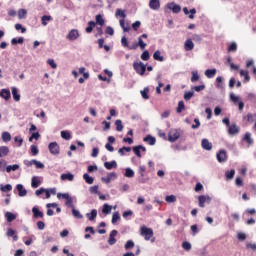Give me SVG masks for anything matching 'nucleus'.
<instances>
[{
    "instance_id": "f257e3e1",
    "label": "nucleus",
    "mask_w": 256,
    "mask_h": 256,
    "mask_svg": "<svg viewBox=\"0 0 256 256\" xmlns=\"http://www.w3.org/2000/svg\"><path fill=\"white\" fill-rule=\"evenodd\" d=\"M225 125L226 127H228V134L230 135V137H235V135H239V131H241V128L235 123L231 124L229 118H225Z\"/></svg>"
},
{
    "instance_id": "f03ea898",
    "label": "nucleus",
    "mask_w": 256,
    "mask_h": 256,
    "mask_svg": "<svg viewBox=\"0 0 256 256\" xmlns=\"http://www.w3.org/2000/svg\"><path fill=\"white\" fill-rule=\"evenodd\" d=\"M182 133V129H171L168 133V141H170V143H175V141L181 137Z\"/></svg>"
},
{
    "instance_id": "7ed1b4c3",
    "label": "nucleus",
    "mask_w": 256,
    "mask_h": 256,
    "mask_svg": "<svg viewBox=\"0 0 256 256\" xmlns=\"http://www.w3.org/2000/svg\"><path fill=\"white\" fill-rule=\"evenodd\" d=\"M230 101L233 105H238L239 111H243L245 103L241 100V97L235 95V93H230Z\"/></svg>"
},
{
    "instance_id": "20e7f679",
    "label": "nucleus",
    "mask_w": 256,
    "mask_h": 256,
    "mask_svg": "<svg viewBox=\"0 0 256 256\" xmlns=\"http://www.w3.org/2000/svg\"><path fill=\"white\" fill-rule=\"evenodd\" d=\"M140 235L144 237L145 241H151V238L153 237V229L142 226L140 228Z\"/></svg>"
},
{
    "instance_id": "39448f33",
    "label": "nucleus",
    "mask_w": 256,
    "mask_h": 256,
    "mask_svg": "<svg viewBox=\"0 0 256 256\" xmlns=\"http://www.w3.org/2000/svg\"><path fill=\"white\" fill-rule=\"evenodd\" d=\"M65 199L66 200V207H71V209L75 208V205H73V198L71 197V195H69V193H58L57 194V199Z\"/></svg>"
},
{
    "instance_id": "423d86ee",
    "label": "nucleus",
    "mask_w": 256,
    "mask_h": 256,
    "mask_svg": "<svg viewBox=\"0 0 256 256\" xmlns=\"http://www.w3.org/2000/svg\"><path fill=\"white\" fill-rule=\"evenodd\" d=\"M133 69L138 73V75H145V71H147V66L143 64V62H134Z\"/></svg>"
},
{
    "instance_id": "0eeeda50",
    "label": "nucleus",
    "mask_w": 256,
    "mask_h": 256,
    "mask_svg": "<svg viewBox=\"0 0 256 256\" xmlns=\"http://www.w3.org/2000/svg\"><path fill=\"white\" fill-rule=\"evenodd\" d=\"M79 37H81V35L79 34V30L77 29L70 30L66 35V39L71 42L77 41Z\"/></svg>"
},
{
    "instance_id": "6e6552de",
    "label": "nucleus",
    "mask_w": 256,
    "mask_h": 256,
    "mask_svg": "<svg viewBox=\"0 0 256 256\" xmlns=\"http://www.w3.org/2000/svg\"><path fill=\"white\" fill-rule=\"evenodd\" d=\"M48 149H49L51 155H59L60 148H59V144H57V142H51L48 145Z\"/></svg>"
},
{
    "instance_id": "1a4fd4ad",
    "label": "nucleus",
    "mask_w": 256,
    "mask_h": 256,
    "mask_svg": "<svg viewBox=\"0 0 256 256\" xmlns=\"http://www.w3.org/2000/svg\"><path fill=\"white\" fill-rule=\"evenodd\" d=\"M201 147L204 151H211V149H213V143H211L209 139L204 138L201 141Z\"/></svg>"
},
{
    "instance_id": "9d476101",
    "label": "nucleus",
    "mask_w": 256,
    "mask_h": 256,
    "mask_svg": "<svg viewBox=\"0 0 256 256\" xmlns=\"http://www.w3.org/2000/svg\"><path fill=\"white\" fill-rule=\"evenodd\" d=\"M149 8L152 9V11H159V9H161V1L160 0H150Z\"/></svg>"
},
{
    "instance_id": "9b49d317",
    "label": "nucleus",
    "mask_w": 256,
    "mask_h": 256,
    "mask_svg": "<svg viewBox=\"0 0 256 256\" xmlns=\"http://www.w3.org/2000/svg\"><path fill=\"white\" fill-rule=\"evenodd\" d=\"M167 8L173 13H181V6L179 4H175L174 2L168 3Z\"/></svg>"
},
{
    "instance_id": "f8f14e48",
    "label": "nucleus",
    "mask_w": 256,
    "mask_h": 256,
    "mask_svg": "<svg viewBox=\"0 0 256 256\" xmlns=\"http://www.w3.org/2000/svg\"><path fill=\"white\" fill-rule=\"evenodd\" d=\"M198 201H199V207L203 208V207H205V203H211V197L201 195L198 197Z\"/></svg>"
},
{
    "instance_id": "ddd939ff",
    "label": "nucleus",
    "mask_w": 256,
    "mask_h": 256,
    "mask_svg": "<svg viewBox=\"0 0 256 256\" xmlns=\"http://www.w3.org/2000/svg\"><path fill=\"white\" fill-rule=\"evenodd\" d=\"M113 179H117V173L115 172H111L107 175V177H102L101 181H103L104 183H106L108 185V183H111V181H113Z\"/></svg>"
},
{
    "instance_id": "4468645a",
    "label": "nucleus",
    "mask_w": 256,
    "mask_h": 256,
    "mask_svg": "<svg viewBox=\"0 0 256 256\" xmlns=\"http://www.w3.org/2000/svg\"><path fill=\"white\" fill-rule=\"evenodd\" d=\"M32 213H33L34 219H39V218H40V219H43V217H44L43 212L40 211V209L37 208V206H34V207L32 208Z\"/></svg>"
},
{
    "instance_id": "2eb2a0df",
    "label": "nucleus",
    "mask_w": 256,
    "mask_h": 256,
    "mask_svg": "<svg viewBox=\"0 0 256 256\" xmlns=\"http://www.w3.org/2000/svg\"><path fill=\"white\" fill-rule=\"evenodd\" d=\"M117 230H112L110 232V235H109V239H108V244L109 245H115V243H117V239H115V237H117Z\"/></svg>"
},
{
    "instance_id": "dca6fc26",
    "label": "nucleus",
    "mask_w": 256,
    "mask_h": 256,
    "mask_svg": "<svg viewBox=\"0 0 256 256\" xmlns=\"http://www.w3.org/2000/svg\"><path fill=\"white\" fill-rule=\"evenodd\" d=\"M41 185V178L39 176H33L31 179V187L37 189Z\"/></svg>"
},
{
    "instance_id": "f3484780",
    "label": "nucleus",
    "mask_w": 256,
    "mask_h": 256,
    "mask_svg": "<svg viewBox=\"0 0 256 256\" xmlns=\"http://www.w3.org/2000/svg\"><path fill=\"white\" fill-rule=\"evenodd\" d=\"M184 49L185 51H193V49H195V44L193 43V40L187 39L184 43Z\"/></svg>"
},
{
    "instance_id": "a211bd4d",
    "label": "nucleus",
    "mask_w": 256,
    "mask_h": 256,
    "mask_svg": "<svg viewBox=\"0 0 256 256\" xmlns=\"http://www.w3.org/2000/svg\"><path fill=\"white\" fill-rule=\"evenodd\" d=\"M0 97L6 101H9V99H11V91L9 89H2L0 91Z\"/></svg>"
},
{
    "instance_id": "6ab92c4d",
    "label": "nucleus",
    "mask_w": 256,
    "mask_h": 256,
    "mask_svg": "<svg viewBox=\"0 0 256 256\" xmlns=\"http://www.w3.org/2000/svg\"><path fill=\"white\" fill-rule=\"evenodd\" d=\"M184 15H189V19H195V13H197V10L195 8H192L190 11L187 7L183 8Z\"/></svg>"
},
{
    "instance_id": "aec40b11",
    "label": "nucleus",
    "mask_w": 256,
    "mask_h": 256,
    "mask_svg": "<svg viewBox=\"0 0 256 256\" xmlns=\"http://www.w3.org/2000/svg\"><path fill=\"white\" fill-rule=\"evenodd\" d=\"M16 189L18 191L19 197H26L27 196V190L23 187L22 184H18L16 186Z\"/></svg>"
},
{
    "instance_id": "412c9836",
    "label": "nucleus",
    "mask_w": 256,
    "mask_h": 256,
    "mask_svg": "<svg viewBox=\"0 0 256 256\" xmlns=\"http://www.w3.org/2000/svg\"><path fill=\"white\" fill-rule=\"evenodd\" d=\"M204 74L208 79H213V77H215V75H217V69H215V68L207 69V70H205Z\"/></svg>"
},
{
    "instance_id": "4be33fe9",
    "label": "nucleus",
    "mask_w": 256,
    "mask_h": 256,
    "mask_svg": "<svg viewBox=\"0 0 256 256\" xmlns=\"http://www.w3.org/2000/svg\"><path fill=\"white\" fill-rule=\"evenodd\" d=\"M12 97L14 101H21V94L19 93V89H17V87H12Z\"/></svg>"
},
{
    "instance_id": "5701e85b",
    "label": "nucleus",
    "mask_w": 256,
    "mask_h": 256,
    "mask_svg": "<svg viewBox=\"0 0 256 256\" xmlns=\"http://www.w3.org/2000/svg\"><path fill=\"white\" fill-rule=\"evenodd\" d=\"M61 181H73L75 176L72 173H64L60 176Z\"/></svg>"
},
{
    "instance_id": "b1692460",
    "label": "nucleus",
    "mask_w": 256,
    "mask_h": 256,
    "mask_svg": "<svg viewBox=\"0 0 256 256\" xmlns=\"http://www.w3.org/2000/svg\"><path fill=\"white\" fill-rule=\"evenodd\" d=\"M5 218L8 223H13V221L17 219V215L13 214L12 212H6Z\"/></svg>"
},
{
    "instance_id": "393cba45",
    "label": "nucleus",
    "mask_w": 256,
    "mask_h": 256,
    "mask_svg": "<svg viewBox=\"0 0 256 256\" xmlns=\"http://www.w3.org/2000/svg\"><path fill=\"white\" fill-rule=\"evenodd\" d=\"M143 141L145 143H148V145H155V143H157V139H155V137L151 136V135H147Z\"/></svg>"
},
{
    "instance_id": "a878e982",
    "label": "nucleus",
    "mask_w": 256,
    "mask_h": 256,
    "mask_svg": "<svg viewBox=\"0 0 256 256\" xmlns=\"http://www.w3.org/2000/svg\"><path fill=\"white\" fill-rule=\"evenodd\" d=\"M104 167L109 171H111V169H117V161L113 160L111 162H105Z\"/></svg>"
},
{
    "instance_id": "bb28decb",
    "label": "nucleus",
    "mask_w": 256,
    "mask_h": 256,
    "mask_svg": "<svg viewBox=\"0 0 256 256\" xmlns=\"http://www.w3.org/2000/svg\"><path fill=\"white\" fill-rule=\"evenodd\" d=\"M86 217L89 221H95V219H97V209H92L91 213L86 214Z\"/></svg>"
},
{
    "instance_id": "cd10ccee",
    "label": "nucleus",
    "mask_w": 256,
    "mask_h": 256,
    "mask_svg": "<svg viewBox=\"0 0 256 256\" xmlns=\"http://www.w3.org/2000/svg\"><path fill=\"white\" fill-rule=\"evenodd\" d=\"M115 17L116 18L121 17V19H125L127 17L126 11L122 10L121 8H118L115 12Z\"/></svg>"
},
{
    "instance_id": "c85d7f7f",
    "label": "nucleus",
    "mask_w": 256,
    "mask_h": 256,
    "mask_svg": "<svg viewBox=\"0 0 256 256\" xmlns=\"http://www.w3.org/2000/svg\"><path fill=\"white\" fill-rule=\"evenodd\" d=\"M216 159L219 163L225 162V150H220L219 153L216 154Z\"/></svg>"
},
{
    "instance_id": "c756f323",
    "label": "nucleus",
    "mask_w": 256,
    "mask_h": 256,
    "mask_svg": "<svg viewBox=\"0 0 256 256\" xmlns=\"http://www.w3.org/2000/svg\"><path fill=\"white\" fill-rule=\"evenodd\" d=\"M0 191H2V193H9V191H13V186L11 184H6L5 186L0 184Z\"/></svg>"
},
{
    "instance_id": "7c9ffc66",
    "label": "nucleus",
    "mask_w": 256,
    "mask_h": 256,
    "mask_svg": "<svg viewBox=\"0 0 256 256\" xmlns=\"http://www.w3.org/2000/svg\"><path fill=\"white\" fill-rule=\"evenodd\" d=\"M153 59L155 61H160V62H163L165 61V58L163 56H161V51L157 50L154 52L153 54Z\"/></svg>"
},
{
    "instance_id": "2f4dec72",
    "label": "nucleus",
    "mask_w": 256,
    "mask_h": 256,
    "mask_svg": "<svg viewBox=\"0 0 256 256\" xmlns=\"http://www.w3.org/2000/svg\"><path fill=\"white\" fill-rule=\"evenodd\" d=\"M124 176H126L128 179H133V177H135V171H133L131 168H126Z\"/></svg>"
},
{
    "instance_id": "473e14b6",
    "label": "nucleus",
    "mask_w": 256,
    "mask_h": 256,
    "mask_svg": "<svg viewBox=\"0 0 256 256\" xmlns=\"http://www.w3.org/2000/svg\"><path fill=\"white\" fill-rule=\"evenodd\" d=\"M9 155V147L0 146V157H7Z\"/></svg>"
},
{
    "instance_id": "72a5a7b5",
    "label": "nucleus",
    "mask_w": 256,
    "mask_h": 256,
    "mask_svg": "<svg viewBox=\"0 0 256 256\" xmlns=\"http://www.w3.org/2000/svg\"><path fill=\"white\" fill-rule=\"evenodd\" d=\"M60 135L62 139H65V141L71 140V132H69L68 130L61 131Z\"/></svg>"
},
{
    "instance_id": "f704fd0d",
    "label": "nucleus",
    "mask_w": 256,
    "mask_h": 256,
    "mask_svg": "<svg viewBox=\"0 0 256 256\" xmlns=\"http://www.w3.org/2000/svg\"><path fill=\"white\" fill-rule=\"evenodd\" d=\"M96 25H100V27H103L105 25V19H103V15L98 14L96 15Z\"/></svg>"
},
{
    "instance_id": "c9c22d12",
    "label": "nucleus",
    "mask_w": 256,
    "mask_h": 256,
    "mask_svg": "<svg viewBox=\"0 0 256 256\" xmlns=\"http://www.w3.org/2000/svg\"><path fill=\"white\" fill-rule=\"evenodd\" d=\"M83 179L85 181V183H87L88 185H93V181H95V179L91 176H89V174L85 173L83 174Z\"/></svg>"
},
{
    "instance_id": "e433bc0d",
    "label": "nucleus",
    "mask_w": 256,
    "mask_h": 256,
    "mask_svg": "<svg viewBox=\"0 0 256 256\" xmlns=\"http://www.w3.org/2000/svg\"><path fill=\"white\" fill-rule=\"evenodd\" d=\"M240 76H241V77H244V81H245L246 83H249V81H251V77L249 76V72H248V71L241 70V71H240Z\"/></svg>"
},
{
    "instance_id": "4c0bfd02",
    "label": "nucleus",
    "mask_w": 256,
    "mask_h": 256,
    "mask_svg": "<svg viewBox=\"0 0 256 256\" xmlns=\"http://www.w3.org/2000/svg\"><path fill=\"white\" fill-rule=\"evenodd\" d=\"M1 138L4 143H9L11 141V133L3 132Z\"/></svg>"
},
{
    "instance_id": "58836bf2",
    "label": "nucleus",
    "mask_w": 256,
    "mask_h": 256,
    "mask_svg": "<svg viewBox=\"0 0 256 256\" xmlns=\"http://www.w3.org/2000/svg\"><path fill=\"white\" fill-rule=\"evenodd\" d=\"M113 209V207L109 204H104L103 208H102V213H104V215H109L111 213V210Z\"/></svg>"
},
{
    "instance_id": "ea45409f",
    "label": "nucleus",
    "mask_w": 256,
    "mask_h": 256,
    "mask_svg": "<svg viewBox=\"0 0 256 256\" xmlns=\"http://www.w3.org/2000/svg\"><path fill=\"white\" fill-rule=\"evenodd\" d=\"M53 18L49 15H44L41 17V22H42V25L43 27H47V21H52Z\"/></svg>"
},
{
    "instance_id": "a19ab883",
    "label": "nucleus",
    "mask_w": 256,
    "mask_h": 256,
    "mask_svg": "<svg viewBox=\"0 0 256 256\" xmlns=\"http://www.w3.org/2000/svg\"><path fill=\"white\" fill-rule=\"evenodd\" d=\"M243 141H246V143H248V145H253V138H251V133L247 132L244 135Z\"/></svg>"
},
{
    "instance_id": "79ce46f5",
    "label": "nucleus",
    "mask_w": 256,
    "mask_h": 256,
    "mask_svg": "<svg viewBox=\"0 0 256 256\" xmlns=\"http://www.w3.org/2000/svg\"><path fill=\"white\" fill-rule=\"evenodd\" d=\"M95 21H89L88 22V27H86V33H92L93 29H95Z\"/></svg>"
},
{
    "instance_id": "37998d69",
    "label": "nucleus",
    "mask_w": 256,
    "mask_h": 256,
    "mask_svg": "<svg viewBox=\"0 0 256 256\" xmlns=\"http://www.w3.org/2000/svg\"><path fill=\"white\" fill-rule=\"evenodd\" d=\"M130 151H131V147L124 146L118 150V153H119V155H121V157H123V155H125V152L130 153Z\"/></svg>"
},
{
    "instance_id": "c03bdc74",
    "label": "nucleus",
    "mask_w": 256,
    "mask_h": 256,
    "mask_svg": "<svg viewBox=\"0 0 256 256\" xmlns=\"http://www.w3.org/2000/svg\"><path fill=\"white\" fill-rule=\"evenodd\" d=\"M216 88L223 89V77L219 76L216 78Z\"/></svg>"
},
{
    "instance_id": "a18cd8bd",
    "label": "nucleus",
    "mask_w": 256,
    "mask_h": 256,
    "mask_svg": "<svg viewBox=\"0 0 256 256\" xmlns=\"http://www.w3.org/2000/svg\"><path fill=\"white\" fill-rule=\"evenodd\" d=\"M27 11L25 9L18 10V19H26Z\"/></svg>"
},
{
    "instance_id": "49530a36",
    "label": "nucleus",
    "mask_w": 256,
    "mask_h": 256,
    "mask_svg": "<svg viewBox=\"0 0 256 256\" xmlns=\"http://www.w3.org/2000/svg\"><path fill=\"white\" fill-rule=\"evenodd\" d=\"M17 169H19V165L18 164L8 165L6 167V172L7 173H11V171H17Z\"/></svg>"
},
{
    "instance_id": "de8ad7c7",
    "label": "nucleus",
    "mask_w": 256,
    "mask_h": 256,
    "mask_svg": "<svg viewBox=\"0 0 256 256\" xmlns=\"http://www.w3.org/2000/svg\"><path fill=\"white\" fill-rule=\"evenodd\" d=\"M24 41H25V39H24L23 37H19V38H13V39L11 40V43H12L13 45H17V43H18L19 45H22V43H24Z\"/></svg>"
},
{
    "instance_id": "09e8293b",
    "label": "nucleus",
    "mask_w": 256,
    "mask_h": 256,
    "mask_svg": "<svg viewBox=\"0 0 256 256\" xmlns=\"http://www.w3.org/2000/svg\"><path fill=\"white\" fill-rule=\"evenodd\" d=\"M195 95V92L193 90L185 92L184 99L185 101H191V98Z\"/></svg>"
},
{
    "instance_id": "8fccbe9b",
    "label": "nucleus",
    "mask_w": 256,
    "mask_h": 256,
    "mask_svg": "<svg viewBox=\"0 0 256 256\" xmlns=\"http://www.w3.org/2000/svg\"><path fill=\"white\" fill-rule=\"evenodd\" d=\"M140 93L144 99H149V87H145Z\"/></svg>"
},
{
    "instance_id": "3c124183",
    "label": "nucleus",
    "mask_w": 256,
    "mask_h": 256,
    "mask_svg": "<svg viewBox=\"0 0 256 256\" xmlns=\"http://www.w3.org/2000/svg\"><path fill=\"white\" fill-rule=\"evenodd\" d=\"M72 215H73V217H75V219H81L83 217L81 212H79V210H77L75 208H72Z\"/></svg>"
},
{
    "instance_id": "603ef678",
    "label": "nucleus",
    "mask_w": 256,
    "mask_h": 256,
    "mask_svg": "<svg viewBox=\"0 0 256 256\" xmlns=\"http://www.w3.org/2000/svg\"><path fill=\"white\" fill-rule=\"evenodd\" d=\"M121 219V215H119V212H114L112 215V224L115 225Z\"/></svg>"
},
{
    "instance_id": "864d4df0",
    "label": "nucleus",
    "mask_w": 256,
    "mask_h": 256,
    "mask_svg": "<svg viewBox=\"0 0 256 256\" xmlns=\"http://www.w3.org/2000/svg\"><path fill=\"white\" fill-rule=\"evenodd\" d=\"M115 125H116V131H118V132L123 131V121L116 120Z\"/></svg>"
},
{
    "instance_id": "5fc2aeb1",
    "label": "nucleus",
    "mask_w": 256,
    "mask_h": 256,
    "mask_svg": "<svg viewBox=\"0 0 256 256\" xmlns=\"http://www.w3.org/2000/svg\"><path fill=\"white\" fill-rule=\"evenodd\" d=\"M235 51H237V43L232 42L228 47V52L229 53H235Z\"/></svg>"
},
{
    "instance_id": "6e6d98bb",
    "label": "nucleus",
    "mask_w": 256,
    "mask_h": 256,
    "mask_svg": "<svg viewBox=\"0 0 256 256\" xmlns=\"http://www.w3.org/2000/svg\"><path fill=\"white\" fill-rule=\"evenodd\" d=\"M124 247L126 251H129V249H133V247H135V242H133V240H128Z\"/></svg>"
},
{
    "instance_id": "4d7b16f0",
    "label": "nucleus",
    "mask_w": 256,
    "mask_h": 256,
    "mask_svg": "<svg viewBox=\"0 0 256 256\" xmlns=\"http://www.w3.org/2000/svg\"><path fill=\"white\" fill-rule=\"evenodd\" d=\"M138 46L140 47V49L143 51V49H145L147 47V43L143 42V38L138 37Z\"/></svg>"
},
{
    "instance_id": "13d9d810",
    "label": "nucleus",
    "mask_w": 256,
    "mask_h": 256,
    "mask_svg": "<svg viewBox=\"0 0 256 256\" xmlns=\"http://www.w3.org/2000/svg\"><path fill=\"white\" fill-rule=\"evenodd\" d=\"M140 57H141L142 61H149V59H150L149 51L145 50V51L141 54Z\"/></svg>"
},
{
    "instance_id": "bf43d9fd",
    "label": "nucleus",
    "mask_w": 256,
    "mask_h": 256,
    "mask_svg": "<svg viewBox=\"0 0 256 256\" xmlns=\"http://www.w3.org/2000/svg\"><path fill=\"white\" fill-rule=\"evenodd\" d=\"M165 201H167V203H175V201H177V197H175V195H169L166 196Z\"/></svg>"
},
{
    "instance_id": "052dcab7",
    "label": "nucleus",
    "mask_w": 256,
    "mask_h": 256,
    "mask_svg": "<svg viewBox=\"0 0 256 256\" xmlns=\"http://www.w3.org/2000/svg\"><path fill=\"white\" fill-rule=\"evenodd\" d=\"M16 31H21V33H27V28L23 27L21 24H15Z\"/></svg>"
},
{
    "instance_id": "680f3d73",
    "label": "nucleus",
    "mask_w": 256,
    "mask_h": 256,
    "mask_svg": "<svg viewBox=\"0 0 256 256\" xmlns=\"http://www.w3.org/2000/svg\"><path fill=\"white\" fill-rule=\"evenodd\" d=\"M34 165L36 166V169H45V164L42 162H39L37 160H33Z\"/></svg>"
},
{
    "instance_id": "e2e57ef3",
    "label": "nucleus",
    "mask_w": 256,
    "mask_h": 256,
    "mask_svg": "<svg viewBox=\"0 0 256 256\" xmlns=\"http://www.w3.org/2000/svg\"><path fill=\"white\" fill-rule=\"evenodd\" d=\"M237 239H238V241H245V239H247V234H245L243 232H238Z\"/></svg>"
},
{
    "instance_id": "0e129e2a",
    "label": "nucleus",
    "mask_w": 256,
    "mask_h": 256,
    "mask_svg": "<svg viewBox=\"0 0 256 256\" xmlns=\"http://www.w3.org/2000/svg\"><path fill=\"white\" fill-rule=\"evenodd\" d=\"M195 81H199V73L197 71L192 72L191 82L195 83Z\"/></svg>"
},
{
    "instance_id": "69168bd1",
    "label": "nucleus",
    "mask_w": 256,
    "mask_h": 256,
    "mask_svg": "<svg viewBox=\"0 0 256 256\" xmlns=\"http://www.w3.org/2000/svg\"><path fill=\"white\" fill-rule=\"evenodd\" d=\"M121 45L122 47H126L127 49H129V41H127V37L123 36L121 38Z\"/></svg>"
},
{
    "instance_id": "338daca9",
    "label": "nucleus",
    "mask_w": 256,
    "mask_h": 256,
    "mask_svg": "<svg viewBox=\"0 0 256 256\" xmlns=\"http://www.w3.org/2000/svg\"><path fill=\"white\" fill-rule=\"evenodd\" d=\"M132 150L135 153L136 157H139V159H141V149L139 148V146H134Z\"/></svg>"
},
{
    "instance_id": "774afa93",
    "label": "nucleus",
    "mask_w": 256,
    "mask_h": 256,
    "mask_svg": "<svg viewBox=\"0 0 256 256\" xmlns=\"http://www.w3.org/2000/svg\"><path fill=\"white\" fill-rule=\"evenodd\" d=\"M246 249H251V251H256V243L247 242Z\"/></svg>"
}]
</instances>
